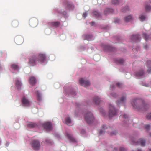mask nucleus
Returning <instances> with one entry per match:
<instances>
[{
	"label": "nucleus",
	"instance_id": "28",
	"mask_svg": "<svg viewBox=\"0 0 151 151\" xmlns=\"http://www.w3.org/2000/svg\"><path fill=\"white\" fill-rule=\"evenodd\" d=\"M143 36L146 41H147L148 39H150L151 40V35L148 36L145 33L143 34Z\"/></svg>",
	"mask_w": 151,
	"mask_h": 151
},
{
	"label": "nucleus",
	"instance_id": "47",
	"mask_svg": "<svg viewBox=\"0 0 151 151\" xmlns=\"http://www.w3.org/2000/svg\"><path fill=\"white\" fill-rule=\"evenodd\" d=\"M111 95L112 96L114 97H116V94L115 93H112Z\"/></svg>",
	"mask_w": 151,
	"mask_h": 151
},
{
	"label": "nucleus",
	"instance_id": "27",
	"mask_svg": "<svg viewBox=\"0 0 151 151\" xmlns=\"http://www.w3.org/2000/svg\"><path fill=\"white\" fill-rule=\"evenodd\" d=\"M65 122L68 125L70 126L71 125L72 122L71 120L70 117L66 118L65 119Z\"/></svg>",
	"mask_w": 151,
	"mask_h": 151
},
{
	"label": "nucleus",
	"instance_id": "21",
	"mask_svg": "<svg viewBox=\"0 0 151 151\" xmlns=\"http://www.w3.org/2000/svg\"><path fill=\"white\" fill-rule=\"evenodd\" d=\"M113 12V10L112 9L107 8L105 9L104 12V14L107 15L110 14V13L112 12Z\"/></svg>",
	"mask_w": 151,
	"mask_h": 151
},
{
	"label": "nucleus",
	"instance_id": "48",
	"mask_svg": "<svg viewBox=\"0 0 151 151\" xmlns=\"http://www.w3.org/2000/svg\"><path fill=\"white\" fill-rule=\"evenodd\" d=\"M87 16V13L86 12H85L84 13L83 15V17L85 18L86 16Z\"/></svg>",
	"mask_w": 151,
	"mask_h": 151
},
{
	"label": "nucleus",
	"instance_id": "23",
	"mask_svg": "<svg viewBox=\"0 0 151 151\" xmlns=\"http://www.w3.org/2000/svg\"><path fill=\"white\" fill-rule=\"evenodd\" d=\"M107 127L105 125H103L102 127V129L99 132V134H101L104 133V130L107 129Z\"/></svg>",
	"mask_w": 151,
	"mask_h": 151
},
{
	"label": "nucleus",
	"instance_id": "25",
	"mask_svg": "<svg viewBox=\"0 0 151 151\" xmlns=\"http://www.w3.org/2000/svg\"><path fill=\"white\" fill-rule=\"evenodd\" d=\"M50 25L55 27H58L60 25V23L58 22H52L50 23Z\"/></svg>",
	"mask_w": 151,
	"mask_h": 151
},
{
	"label": "nucleus",
	"instance_id": "34",
	"mask_svg": "<svg viewBox=\"0 0 151 151\" xmlns=\"http://www.w3.org/2000/svg\"><path fill=\"white\" fill-rule=\"evenodd\" d=\"M145 7L146 11H150L151 9V7L149 5L145 4Z\"/></svg>",
	"mask_w": 151,
	"mask_h": 151
},
{
	"label": "nucleus",
	"instance_id": "38",
	"mask_svg": "<svg viewBox=\"0 0 151 151\" xmlns=\"http://www.w3.org/2000/svg\"><path fill=\"white\" fill-rule=\"evenodd\" d=\"M117 62L119 64H122L124 62V60L123 59H119L117 60Z\"/></svg>",
	"mask_w": 151,
	"mask_h": 151
},
{
	"label": "nucleus",
	"instance_id": "37",
	"mask_svg": "<svg viewBox=\"0 0 151 151\" xmlns=\"http://www.w3.org/2000/svg\"><path fill=\"white\" fill-rule=\"evenodd\" d=\"M119 1L118 0H112L111 3L114 5H117L118 4Z\"/></svg>",
	"mask_w": 151,
	"mask_h": 151
},
{
	"label": "nucleus",
	"instance_id": "6",
	"mask_svg": "<svg viewBox=\"0 0 151 151\" xmlns=\"http://www.w3.org/2000/svg\"><path fill=\"white\" fill-rule=\"evenodd\" d=\"M37 57V60L39 63H44L45 60L46 56L45 54H39Z\"/></svg>",
	"mask_w": 151,
	"mask_h": 151
},
{
	"label": "nucleus",
	"instance_id": "36",
	"mask_svg": "<svg viewBox=\"0 0 151 151\" xmlns=\"http://www.w3.org/2000/svg\"><path fill=\"white\" fill-rule=\"evenodd\" d=\"M37 99L39 101L41 100V97L39 92L37 91Z\"/></svg>",
	"mask_w": 151,
	"mask_h": 151
},
{
	"label": "nucleus",
	"instance_id": "13",
	"mask_svg": "<svg viewBox=\"0 0 151 151\" xmlns=\"http://www.w3.org/2000/svg\"><path fill=\"white\" fill-rule=\"evenodd\" d=\"M120 119L122 121H125V122L129 121L128 116L126 114L121 115L119 116Z\"/></svg>",
	"mask_w": 151,
	"mask_h": 151
},
{
	"label": "nucleus",
	"instance_id": "20",
	"mask_svg": "<svg viewBox=\"0 0 151 151\" xmlns=\"http://www.w3.org/2000/svg\"><path fill=\"white\" fill-rule=\"evenodd\" d=\"M27 126L29 128H34L37 127V124L35 123L30 122L27 124Z\"/></svg>",
	"mask_w": 151,
	"mask_h": 151
},
{
	"label": "nucleus",
	"instance_id": "22",
	"mask_svg": "<svg viewBox=\"0 0 151 151\" xmlns=\"http://www.w3.org/2000/svg\"><path fill=\"white\" fill-rule=\"evenodd\" d=\"M15 84L18 89H19L21 88L22 86V83L19 81L18 80H16Z\"/></svg>",
	"mask_w": 151,
	"mask_h": 151
},
{
	"label": "nucleus",
	"instance_id": "51",
	"mask_svg": "<svg viewBox=\"0 0 151 151\" xmlns=\"http://www.w3.org/2000/svg\"><path fill=\"white\" fill-rule=\"evenodd\" d=\"M150 136L151 137V133H150L149 134Z\"/></svg>",
	"mask_w": 151,
	"mask_h": 151
},
{
	"label": "nucleus",
	"instance_id": "4",
	"mask_svg": "<svg viewBox=\"0 0 151 151\" xmlns=\"http://www.w3.org/2000/svg\"><path fill=\"white\" fill-rule=\"evenodd\" d=\"M109 117L110 118L116 116L117 113V111L115 109L112 105H109Z\"/></svg>",
	"mask_w": 151,
	"mask_h": 151
},
{
	"label": "nucleus",
	"instance_id": "2",
	"mask_svg": "<svg viewBox=\"0 0 151 151\" xmlns=\"http://www.w3.org/2000/svg\"><path fill=\"white\" fill-rule=\"evenodd\" d=\"M84 119L88 124H90L93 122L94 117L93 114L91 112H88L85 115Z\"/></svg>",
	"mask_w": 151,
	"mask_h": 151
},
{
	"label": "nucleus",
	"instance_id": "33",
	"mask_svg": "<svg viewBox=\"0 0 151 151\" xmlns=\"http://www.w3.org/2000/svg\"><path fill=\"white\" fill-rule=\"evenodd\" d=\"M11 67L12 69L14 70L19 69V67L18 65L15 64L12 65H11Z\"/></svg>",
	"mask_w": 151,
	"mask_h": 151
},
{
	"label": "nucleus",
	"instance_id": "43",
	"mask_svg": "<svg viewBox=\"0 0 151 151\" xmlns=\"http://www.w3.org/2000/svg\"><path fill=\"white\" fill-rule=\"evenodd\" d=\"M146 118L148 119H151V113L148 115Z\"/></svg>",
	"mask_w": 151,
	"mask_h": 151
},
{
	"label": "nucleus",
	"instance_id": "16",
	"mask_svg": "<svg viewBox=\"0 0 151 151\" xmlns=\"http://www.w3.org/2000/svg\"><path fill=\"white\" fill-rule=\"evenodd\" d=\"M147 66L148 68L147 71L149 73H151V61L148 60L147 62Z\"/></svg>",
	"mask_w": 151,
	"mask_h": 151
},
{
	"label": "nucleus",
	"instance_id": "55",
	"mask_svg": "<svg viewBox=\"0 0 151 151\" xmlns=\"http://www.w3.org/2000/svg\"><path fill=\"white\" fill-rule=\"evenodd\" d=\"M77 106H78V105H77Z\"/></svg>",
	"mask_w": 151,
	"mask_h": 151
},
{
	"label": "nucleus",
	"instance_id": "39",
	"mask_svg": "<svg viewBox=\"0 0 151 151\" xmlns=\"http://www.w3.org/2000/svg\"><path fill=\"white\" fill-rule=\"evenodd\" d=\"M129 8L128 6H127L125 8H123L122 9V11L123 12H126L127 11H128Z\"/></svg>",
	"mask_w": 151,
	"mask_h": 151
},
{
	"label": "nucleus",
	"instance_id": "29",
	"mask_svg": "<svg viewBox=\"0 0 151 151\" xmlns=\"http://www.w3.org/2000/svg\"><path fill=\"white\" fill-rule=\"evenodd\" d=\"M67 136L68 139L73 142H75V139L70 134H67Z\"/></svg>",
	"mask_w": 151,
	"mask_h": 151
},
{
	"label": "nucleus",
	"instance_id": "53",
	"mask_svg": "<svg viewBox=\"0 0 151 151\" xmlns=\"http://www.w3.org/2000/svg\"><path fill=\"white\" fill-rule=\"evenodd\" d=\"M149 150L151 151V149H150Z\"/></svg>",
	"mask_w": 151,
	"mask_h": 151
},
{
	"label": "nucleus",
	"instance_id": "24",
	"mask_svg": "<svg viewBox=\"0 0 151 151\" xmlns=\"http://www.w3.org/2000/svg\"><path fill=\"white\" fill-rule=\"evenodd\" d=\"M140 143L141 146H144L145 144V141L144 139H140L137 142V144Z\"/></svg>",
	"mask_w": 151,
	"mask_h": 151
},
{
	"label": "nucleus",
	"instance_id": "41",
	"mask_svg": "<svg viewBox=\"0 0 151 151\" xmlns=\"http://www.w3.org/2000/svg\"><path fill=\"white\" fill-rule=\"evenodd\" d=\"M118 132L116 131H114L110 133L111 135H115L117 134Z\"/></svg>",
	"mask_w": 151,
	"mask_h": 151
},
{
	"label": "nucleus",
	"instance_id": "45",
	"mask_svg": "<svg viewBox=\"0 0 151 151\" xmlns=\"http://www.w3.org/2000/svg\"><path fill=\"white\" fill-rule=\"evenodd\" d=\"M145 128L147 130L149 129H150V126L149 125H145Z\"/></svg>",
	"mask_w": 151,
	"mask_h": 151
},
{
	"label": "nucleus",
	"instance_id": "10",
	"mask_svg": "<svg viewBox=\"0 0 151 151\" xmlns=\"http://www.w3.org/2000/svg\"><path fill=\"white\" fill-rule=\"evenodd\" d=\"M14 41L17 44L20 45L23 42V37L21 36H17L15 38Z\"/></svg>",
	"mask_w": 151,
	"mask_h": 151
},
{
	"label": "nucleus",
	"instance_id": "17",
	"mask_svg": "<svg viewBox=\"0 0 151 151\" xmlns=\"http://www.w3.org/2000/svg\"><path fill=\"white\" fill-rule=\"evenodd\" d=\"M104 49L105 50H107L110 51H114L115 50V48L114 47L108 45H106L105 46Z\"/></svg>",
	"mask_w": 151,
	"mask_h": 151
},
{
	"label": "nucleus",
	"instance_id": "3",
	"mask_svg": "<svg viewBox=\"0 0 151 151\" xmlns=\"http://www.w3.org/2000/svg\"><path fill=\"white\" fill-rule=\"evenodd\" d=\"M37 56L33 55L31 56L29 59V60L28 62V64L30 66H35L38 62L37 60Z\"/></svg>",
	"mask_w": 151,
	"mask_h": 151
},
{
	"label": "nucleus",
	"instance_id": "18",
	"mask_svg": "<svg viewBox=\"0 0 151 151\" xmlns=\"http://www.w3.org/2000/svg\"><path fill=\"white\" fill-rule=\"evenodd\" d=\"M139 35L137 34L136 35H133L131 39L134 41H138L139 40Z\"/></svg>",
	"mask_w": 151,
	"mask_h": 151
},
{
	"label": "nucleus",
	"instance_id": "26",
	"mask_svg": "<svg viewBox=\"0 0 151 151\" xmlns=\"http://www.w3.org/2000/svg\"><path fill=\"white\" fill-rule=\"evenodd\" d=\"M12 25L14 27H17L19 25V22L17 20H14L12 22Z\"/></svg>",
	"mask_w": 151,
	"mask_h": 151
},
{
	"label": "nucleus",
	"instance_id": "46",
	"mask_svg": "<svg viewBox=\"0 0 151 151\" xmlns=\"http://www.w3.org/2000/svg\"><path fill=\"white\" fill-rule=\"evenodd\" d=\"M117 86L119 88H121L122 86V84L120 83H117L116 84Z\"/></svg>",
	"mask_w": 151,
	"mask_h": 151
},
{
	"label": "nucleus",
	"instance_id": "35",
	"mask_svg": "<svg viewBox=\"0 0 151 151\" xmlns=\"http://www.w3.org/2000/svg\"><path fill=\"white\" fill-rule=\"evenodd\" d=\"M146 18V17L143 15H140L139 17V19L141 21H144L145 20Z\"/></svg>",
	"mask_w": 151,
	"mask_h": 151
},
{
	"label": "nucleus",
	"instance_id": "49",
	"mask_svg": "<svg viewBox=\"0 0 151 151\" xmlns=\"http://www.w3.org/2000/svg\"><path fill=\"white\" fill-rule=\"evenodd\" d=\"M95 24V22H92L90 23L91 25V26H93Z\"/></svg>",
	"mask_w": 151,
	"mask_h": 151
},
{
	"label": "nucleus",
	"instance_id": "52",
	"mask_svg": "<svg viewBox=\"0 0 151 151\" xmlns=\"http://www.w3.org/2000/svg\"><path fill=\"white\" fill-rule=\"evenodd\" d=\"M115 22H117L116 21Z\"/></svg>",
	"mask_w": 151,
	"mask_h": 151
},
{
	"label": "nucleus",
	"instance_id": "40",
	"mask_svg": "<svg viewBox=\"0 0 151 151\" xmlns=\"http://www.w3.org/2000/svg\"><path fill=\"white\" fill-rule=\"evenodd\" d=\"M100 112L102 113V115L104 116H105V115L106 114L104 110L102 109H101L100 110Z\"/></svg>",
	"mask_w": 151,
	"mask_h": 151
},
{
	"label": "nucleus",
	"instance_id": "12",
	"mask_svg": "<svg viewBox=\"0 0 151 151\" xmlns=\"http://www.w3.org/2000/svg\"><path fill=\"white\" fill-rule=\"evenodd\" d=\"M44 128L48 131H50L52 129V125L51 123L47 122L44 124Z\"/></svg>",
	"mask_w": 151,
	"mask_h": 151
},
{
	"label": "nucleus",
	"instance_id": "50",
	"mask_svg": "<svg viewBox=\"0 0 151 151\" xmlns=\"http://www.w3.org/2000/svg\"><path fill=\"white\" fill-rule=\"evenodd\" d=\"M137 151H142V150L141 149H139Z\"/></svg>",
	"mask_w": 151,
	"mask_h": 151
},
{
	"label": "nucleus",
	"instance_id": "14",
	"mask_svg": "<svg viewBox=\"0 0 151 151\" xmlns=\"http://www.w3.org/2000/svg\"><path fill=\"white\" fill-rule=\"evenodd\" d=\"M29 83L32 85H35L36 82V78L33 76L30 77L29 78Z\"/></svg>",
	"mask_w": 151,
	"mask_h": 151
},
{
	"label": "nucleus",
	"instance_id": "54",
	"mask_svg": "<svg viewBox=\"0 0 151 151\" xmlns=\"http://www.w3.org/2000/svg\"><path fill=\"white\" fill-rule=\"evenodd\" d=\"M131 123L132 122V121H130Z\"/></svg>",
	"mask_w": 151,
	"mask_h": 151
},
{
	"label": "nucleus",
	"instance_id": "32",
	"mask_svg": "<svg viewBox=\"0 0 151 151\" xmlns=\"http://www.w3.org/2000/svg\"><path fill=\"white\" fill-rule=\"evenodd\" d=\"M144 73L143 70H140L139 72L136 73L135 75L137 77H140L142 76Z\"/></svg>",
	"mask_w": 151,
	"mask_h": 151
},
{
	"label": "nucleus",
	"instance_id": "42",
	"mask_svg": "<svg viewBox=\"0 0 151 151\" xmlns=\"http://www.w3.org/2000/svg\"><path fill=\"white\" fill-rule=\"evenodd\" d=\"M93 14L96 16H99L100 15L99 13L96 11H95L93 12Z\"/></svg>",
	"mask_w": 151,
	"mask_h": 151
},
{
	"label": "nucleus",
	"instance_id": "44",
	"mask_svg": "<svg viewBox=\"0 0 151 151\" xmlns=\"http://www.w3.org/2000/svg\"><path fill=\"white\" fill-rule=\"evenodd\" d=\"M119 150L120 151H126V149L123 147H121L120 148Z\"/></svg>",
	"mask_w": 151,
	"mask_h": 151
},
{
	"label": "nucleus",
	"instance_id": "19",
	"mask_svg": "<svg viewBox=\"0 0 151 151\" xmlns=\"http://www.w3.org/2000/svg\"><path fill=\"white\" fill-rule=\"evenodd\" d=\"M93 100L96 104H99L102 102V101L100 100V99L98 97H94Z\"/></svg>",
	"mask_w": 151,
	"mask_h": 151
},
{
	"label": "nucleus",
	"instance_id": "11",
	"mask_svg": "<svg viewBox=\"0 0 151 151\" xmlns=\"http://www.w3.org/2000/svg\"><path fill=\"white\" fill-rule=\"evenodd\" d=\"M80 84L85 87H88L90 85L89 82L88 81L84 80L83 78H81L79 80Z\"/></svg>",
	"mask_w": 151,
	"mask_h": 151
},
{
	"label": "nucleus",
	"instance_id": "7",
	"mask_svg": "<svg viewBox=\"0 0 151 151\" xmlns=\"http://www.w3.org/2000/svg\"><path fill=\"white\" fill-rule=\"evenodd\" d=\"M38 20L37 19L35 18H32L29 21V24L32 27H36L38 24Z\"/></svg>",
	"mask_w": 151,
	"mask_h": 151
},
{
	"label": "nucleus",
	"instance_id": "15",
	"mask_svg": "<svg viewBox=\"0 0 151 151\" xmlns=\"http://www.w3.org/2000/svg\"><path fill=\"white\" fill-rule=\"evenodd\" d=\"M126 100V96H122L120 100L118 101L117 102V104L119 106L121 104H124L125 101Z\"/></svg>",
	"mask_w": 151,
	"mask_h": 151
},
{
	"label": "nucleus",
	"instance_id": "1",
	"mask_svg": "<svg viewBox=\"0 0 151 151\" xmlns=\"http://www.w3.org/2000/svg\"><path fill=\"white\" fill-rule=\"evenodd\" d=\"M131 104L133 107L137 111H146L149 107V105L145 104L144 101L138 99H133Z\"/></svg>",
	"mask_w": 151,
	"mask_h": 151
},
{
	"label": "nucleus",
	"instance_id": "30",
	"mask_svg": "<svg viewBox=\"0 0 151 151\" xmlns=\"http://www.w3.org/2000/svg\"><path fill=\"white\" fill-rule=\"evenodd\" d=\"M132 19V17L131 15H129L126 17L125 19V21L128 22L131 21Z\"/></svg>",
	"mask_w": 151,
	"mask_h": 151
},
{
	"label": "nucleus",
	"instance_id": "8",
	"mask_svg": "<svg viewBox=\"0 0 151 151\" xmlns=\"http://www.w3.org/2000/svg\"><path fill=\"white\" fill-rule=\"evenodd\" d=\"M64 6L66 10H73L74 8V5L72 3L68 1L65 2Z\"/></svg>",
	"mask_w": 151,
	"mask_h": 151
},
{
	"label": "nucleus",
	"instance_id": "9",
	"mask_svg": "<svg viewBox=\"0 0 151 151\" xmlns=\"http://www.w3.org/2000/svg\"><path fill=\"white\" fill-rule=\"evenodd\" d=\"M22 103L25 106H29L30 105V102L25 96H24L22 98Z\"/></svg>",
	"mask_w": 151,
	"mask_h": 151
},
{
	"label": "nucleus",
	"instance_id": "5",
	"mask_svg": "<svg viewBox=\"0 0 151 151\" xmlns=\"http://www.w3.org/2000/svg\"><path fill=\"white\" fill-rule=\"evenodd\" d=\"M31 144L33 148L35 150H38L40 146V142L36 140L32 141Z\"/></svg>",
	"mask_w": 151,
	"mask_h": 151
},
{
	"label": "nucleus",
	"instance_id": "31",
	"mask_svg": "<svg viewBox=\"0 0 151 151\" xmlns=\"http://www.w3.org/2000/svg\"><path fill=\"white\" fill-rule=\"evenodd\" d=\"M92 36L91 35H86L85 36V38L88 40H92Z\"/></svg>",
	"mask_w": 151,
	"mask_h": 151
}]
</instances>
